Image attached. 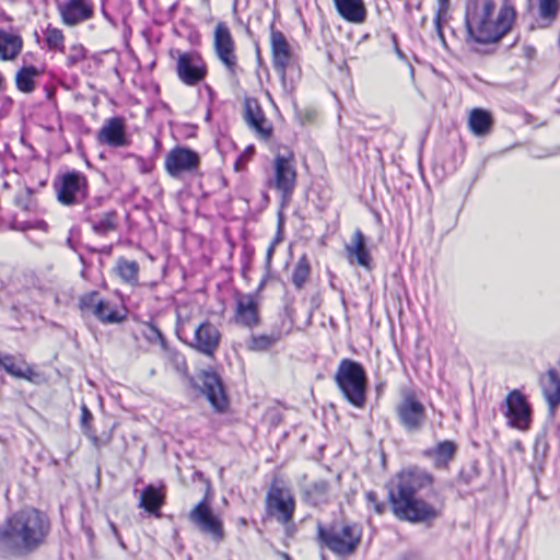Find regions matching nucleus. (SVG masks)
<instances>
[{
    "mask_svg": "<svg viewBox=\"0 0 560 560\" xmlns=\"http://www.w3.org/2000/svg\"><path fill=\"white\" fill-rule=\"evenodd\" d=\"M188 520L198 530L211 537L213 541H222L225 537L222 518L214 513L208 493L191 509Z\"/></svg>",
    "mask_w": 560,
    "mask_h": 560,
    "instance_id": "6e6552de",
    "label": "nucleus"
},
{
    "mask_svg": "<svg viewBox=\"0 0 560 560\" xmlns=\"http://www.w3.org/2000/svg\"><path fill=\"white\" fill-rule=\"evenodd\" d=\"M392 40H393V44H394L395 52L398 56V58L401 59V60H406L407 59L406 55L404 54V51L398 46V40H397V35L396 34H392Z\"/></svg>",
    "mask_w": 560,
    "mask_h": 560,
    "instance_id": "6e6d98bb",
    "label": "nucleus"
},
{
    "mask_svg": "<svg viewBox=\"0 0 560 560\" xmlns=\"http://www.w3.org/2000/svg\"><path fill=\"white\" fill-rule=\"evenodd\" d=\"M330 485L325 479L316 480L302 488V500L305 504L316 508L328 502Z\"/></svg>",
    "mask_w": 560,
    "mask_h": 560,
    "instance_id": "393cba45",
    "label": "nucleus"
},
{
    "mask_svg": "<svg viewBox=\"0 0 560 560\" xmlns=\"http://www.w3.org/2000/svg\"><path fill=\"white\" fill-rule=\"evenodd\" d=\"M395 413L400 428L408 434L421 432L428 420L424 404L411 388L401 390L400 400L395 407Z\"/></svg>",
    "mask_w": 560,
    "mask_h": 560,
    "instance_id": "423d86ee",
    "label": "nucleus"
},
{
    "mask_svg": "<svg viewBox=\"0 0 560 560\" xmlns=\"http://www.w3.org/2000/svg\"><path fill=\"white\" fill-rule=\"evenodd\" d=\"M58 11L63 24L74 26L94 16L93 0H66L58 4Z\"/></svg>",
    "mask_w": 560,
    "mask_h": 560,
    "instance_id": "f3484780",
    "label": "nucleus"
},
{
    "mask_svg": "<svg viewBox=\"0 0 560 560\" xmlns=\"http://www.w3.org/2000/svg\"><path fill=\"white\" fill-rule=\"evenodd\" d=\"M310 271H311V269H310L307 258L305 255H303L299 259V261L293 270V273H292V283L294 284V287L298 290H301L304 287L307 278L310 276Z\"/></svg>",
    "mask_w": 560,
    "mask_h": 560,
    "instance_id": "ea45409f",
    "label": "nucleus"
},
{
    "mask_svg": "<svg viewBox=\"0 0 560 560\" xmlns=\"http://www.w3.org/2000/svg\"><path fill=\"white\" fill-rule=\"evenodd\" d=\"M395 479V486L386 485L387 500L393 514L410 524L431 526L441 516V510L424 500L419 492L429 489L431 493H438L433 488V474L412 465L399 470Z\"/></svg>",
    "mask_w": 560,
    "mask_h": 560,
    "instance_id": "f257e3e1",
    "label": "nucleus"
},
{
    "mask_svg": "<svg viewBox=\"0 0 560 560\" xmlns=\"http://www.w3.org/2000/svg\"><path fill=\"white\" fill-rule=\"evenodd\" d=\"M273 167L275 176L270 180V187L280 192L282 202H288L296 185V171L293 160L279 154L275 158Z\"/></svg>",
    "mask_w": 560,
    "mask_h": 560,
    "instance_id": "2eb2a0df",
    "label": "nucleus"
},
{
    "mask_svg": "<svg viewBox=\"0 0 560 560\" xmlns=\"http://www.w3.org/2000/svg\"><path fill=\"white\" fill-rule=\"evenodd\" d=\"M339 15L348 22L360 24L366 19V8L363 0H334Z\"/></svg>",
    "mask_w": 560,
    "mask_h": 560,
    "instance_id": "b1692460",
    "label": "nucleus"
},
{
    "mask_svg": "<svg viewBox=\"0 0 560 560\" xmlns=\"http://www.w3.org/2000/svg\"><path fill=\"white\" fill-rule=\"evenodd\" d=\"M335 383L345 400L355 408H363L368 400V373L357 360H340L334 376Z\"/></svg>",
    "mask_w": 560,
    "mask_h": 560,
    "instance_id": "39448f33",
    "label": "nucleus"
},
{
    "mask_svg": "<svg viewBox=\"0 0 560 560\" xmlns=\"http://www.w3.org/2000/svg\"><path fill=\"white\" fill-rule=\"evenodd\" d=\"M5 85H7L5 79L2 75V73L0 72V92L5 90Z\"/></svg>",
    "mask_w": 560,
    "mask_h": 560,
    "instance_id": "69168bd1",
    "label": "nucleus"
},
{
    "mask_svg": "<svg viewBox=\"0 0 560 560\" xmlns=\"http://www.w3.org/2000/svg\"><path fill=\"white\" fill-rule=\"evenodd\" d=\"M57 198L65 206H74L83 202L88 197L89 183L86 176L79 171L65 173L59 182L55 183Z\"/></svg>",
    "mask_w": 560,
    "mask_h": 560,
    "instance_id": "9d476101",
    "label": "nucleus"
},
{
    "mask_svg": "<svg viewBox=\"0 0 560 560\" xmlns=\"http://www.w3.org/2000/svg\"><path fill=\"white\" fill-rule=\"evenodd\" d=\"M198 378L201 381V384L195 377H190V386L206 396L214 411L219 413L225 412L230 405V398L221 375L212 368H208L199 372Z\"/></svg>",
    "mask_w": 560,
    "mask_h": 560,
    "instance_id": "0eeeda50",
    "label": "nucleus"
},
{
    "mask_svg": "<svg viewBox=\"0 0 560 560\" xmlns=\"http://www.w3.org/2000/svg\"><path fill=\"white\" fill-rule=\"evenodd\" d=\"M235 320L246 328H254L260 323L259 305L255 294L237 293Z\"/></svg>",
    "mask_w": 560,
    "mask_h": 560,
    "instance_id": "aec40b11",
    "label": "nucleus"
},
{
    "mask_svg": "<svg viewBox=\"0 0 560 560\" xmlns=\"http://www.w3.org/2000/svg\"><path fill=\"white\" fill-rule=\"evenodd\" d=\"M254 148L248 147L235 161L234 167L236 171L242 170L246 162L253 156Z\"/></svg>",
    "mask_w": 560,
    "mask_h": 560,
    "instance_id": "8fccbe9b",
    "label": "nucleus"
},
{
    "mask_svg": "<svg viewBox=\"0 0 560 560\" xmlns=\"http://www.w3.org/2000/svg\"><path fill=\"white\" fill-rule=\"evenodd\" d=\"M503 415L511 428L527 431L533 422V409L521 389H512L504 399Z\"/></svg>",
    "mask_w": 560,
    "mask_h": 560,
    "instance_id": "1a4fd4ad",
    "label": "nucleus"
},
{
    "mask_svg": "<svg viewBox=\"0 0 560 560\" xmlns=\"http://www.w3.org/2000/svg\"><path fill=\"white\" fill-rule=\"evenodd\" d=\"M221 341V332L209 320H203L195 328L194 341L189 345L199 353L213 357Z\"/></svg>",
    "mask_w": 560,
    "mask_h": 560,
    "instance_id": "a211bd4d",
    "label": "nucleus"
},
{
    "mask_svg": "<svg viewBox=\"0 0 560 560\" xmlns=\"http://www.w3.org/2000/svg\"><path fill=\"white\" fill-rule=\"evenodd\" d=\"M279 338H280L279 332H272L270 335L252 334V336L247 342V348H248V350L255 351V352L267 351L279 340Z\"/></svg>",
    "mask_w": 560,
    "mask_h": 560,
    "instance_id": "473e14b6",
    "label": "nucleus"
},
{
    "mask_svg": "<svg viewBox=\"0 0 560 560\" xmlns=\"http://www.w3.org/2000/svg\"><path fill=\"white\" fill-rule=\"evenodd\" d=\"M278 555L283 559V560H293L292 557L287 553V552H283V551H278Z\"/></svg>",
    "mask_w": 560,
    "mask_h": 560,
    "instance_id": "338daca9",
    "label": "nucleus"
},
{
    "mask_svg": "<svg viewBox=\"0 0 560 560\" xmlns=\"http://www.w3.org/2000/svg\"><path fill=\"white\" fill-rule=\"evenodd\" d=\"M268 275L269 272H266V275L264 276V278L260 280L258 287H257V292L262 290L264 287L266 285V282H267V279H268Z\"/></svg>",
    "mask_w": 560,
    "mask_h": 560,
    "instance_id": "e2e57ef3",
    "label": "nucleus"
},
{
    "mask_svg": "<svg viewBox=\"0 0 560 560\" xmlns=\"http://www.w3.org/2000/svg\"><path fill=\"white\" fill-rule=\"evenodd\" d=\"M354 245H364V235L361 231L355 232Z\"/></svg>",
    "mask_w": 560,
    "mask_h": 560,
    "instance_id": "052dcab7",
    "label": "nucleus"
},
{
    "mask_svg": "<svg viewBox=\"0 0 560 560\" xmlns=\"http://www.w3.org/2000/svg\"><path fill=\"white\" fill-rule=\"evenodd\" d=\"M361 539L362 527L358 523L340 524L338 521H332L329 524L318 522L316 525L318 545L340 557L353 555Z\"/></svg>",
    "mask_w": 560,
    "mask_h": 560,
    "instance_id": "20e7f679",
    "label": "nucleus"
},
{
    "mask_svg": "<svg viewBox=\"0 0 560 560\" xmlns=\"http://www.w3.org/2000/svg\"><path fill=\"white\" fill-rule=\"evenodd\" d=\"M165 170L173 178H180L185 173H195L200 166L199 154L188 147L177 145L165 156Z\"/></svg>",
    "mask_w": 560,
    "mask_h": 560,
    "instance_id": "4468645a",
    "label": "nucleus"
},
{
    "mask_svg": "<svg viewBox=\"0 0 560 560\" xmlns=\"http://www.w3.org/2000/svg\"><path fill=\"white\" fill-rule=\"evenodd\" d=\"M450 0H439V9L442 12L446 13L448 10Z\"/></svg>",
    "mask_w": 560,
    "mask_h": 560,
    "instance_id": "680f3d73",
    "label": "nucleus"
},
{
    "mask_svg": "<svg viewBox=\"0 0 560 560\" xmlns=\"http://www.w3.org/2000/svg\"><path fill=\"white\" fill-rule=\"evenodd\" d=\"M282 226H283V220H282V217L280 215L279 217V223H278V233H277V236L275 237V240L271 242L270 245H276V244L282 242V237L280 236Z\"/></svg>",
    "mask_w": 560,
    "mask_h": 560,
    "instance_id": "4d7b16f0",
    "label": "nucleus"
},
{
    "mask_svg": "<svg viewBox=\"0 0 560 560\" xmlns=\"http://www.w3.org/2000/svg\"><path fill=\"white\" fill-rule=\"evenodd\" d=\"M45 92H46V97L48 100H52L54 96H55V93H56V88L55 86H48L46 85L45 86Z\"/></svg>",
    "mask_w": 560,
    "mask_h": 560,
    "instance_id": "bf43d9fd",
    "label": "nucleus"
},
{
    "mask_svg": "<svg viewBox=\"0 0 560 560\" xmlns=\"http://www.w3.org/2000/svg\"><path fill=\"white\" fill-rule=\"evenodd\" d=\"M50 533L48 514L34 506H24L0 524V558H26L47 544Z\"/></svg>",
    "mask_w": 560,
    "mask_h": 560,
    "instance_id": "f03ea898",
    "label": "nucleus"
},
{
    "mask_svg": "<svg viewBox=\"0 0 560 560\" xmlns=\"http://www.w3.org/2000/svg\"><path fill=\"white\" fill-rule=\"evenodd\" d=\"M79 233H80V231H79L78 228H74V226L71 228L69 230V235H68L67 241H66L67 245H74V243L79 241L78 240Z\"/></svg>",
    "mask_w": 560,
    "mask_h": 560,
    "instance_id": "864d4df0",
    "label": "nucleus"
},
{
    "mask_svg": "<svg viewBox=\"0 0 560 560\" xmlns=\"http://www.w3.org/2000/svg\"><path fill=\"white\" fill-rule=\"evenodd\" d=\"M468 125L474 135L486 136L492 129L493 117L483 108H474L469 114Z\"/></svg>",
    "mask_w": 560,
    "mask_h": 560,
    "instance_id": "cd10ccee",
    "label": "nucleus"
},
{
    "mask_svg": "<svg viewBox=\"0 0 560 560\" xmlns=\"http://www.w3.org/2000/svg\"><path fill=\"white\" fill-rule=\"evenodd\" d=\"M0 368L10 376L19 380L34 382V377L37 376V373L27 363L24 362V368L18 366L14 355L10 353L0 352Z\"/></svg>",
    "mask_w": 560,
    "mask_h": 560,
    "instance_id": "bb28decb",
    "label": "nucleus"
},
{
    "mask_svg": "<svg viewBox=\"0 0 560 560\" xmlns=\"http://www.w3.org/2000/svg\"><path fill=\"white\" fill-rule=\"evenodd\" d=\"M480 465L477 459L470 460L463 466L457 475V481L463 485H470L480 477Z\"/></svg>",
    "mask_w": 560,
    "mask_h": 560,
    "instance_id": "4c0bfd02",
    "label": "nucleus"
},
{
    "mask_svg": "<svg viewBox=\"0 0 560 560\" xmlns=\"http://www.w3.org/2000/svg\"><path fill=\"white\" fill-rule=\"evenodd\" d=\"M276 248L277 247H267L266 259H265V267H266L267 272L270 271L271 259H272Z\"/></svg>",
    "mask_w": 560,
    "mask_h": 560,
    "instance_id": "5fc2aeb1",
    "label": "nucleus"
},
{
    "mask_svg": "<svg viewBox=\"0 0 560 560\" xmlns=\"http://www.w3.org/2000/svg\"><path fill=\"white\" fill-rule=\"evenodd\" d=\"M34 190L30 187L24 188L15 196V203L18 207L25 211H32L35 208V201L33 198Z\"/></svg>",
    "mask_w": 560,
    "mask_h": 560,
    "instance_id": "37998d69",
    "label": "nucleus"
},
{
    "mask_svg": "<svg viewBox=\"0 0 560 560\" xmlns=\"http://www.w3.org/2000/svg\"><path fill=\"white\" fill-rule=\"evenodd\" d=\"M104 317H96L103 324H121L127 318V310L122 308L120 312L117 307H112L110 302L105 300V305L102 308Z\"/></svg>",
    "mask_w": 560,
    "mask_h": 560,
    "instance_id": "e433bc0d",
    "label": "nucleus"
},
{
    "mask_svg": "<svg viewBox=\"0 0 560 560\" xmlns=\"http://www.w3.org/2000/svg\"><path fill=\"white\" fill-rule=\"evenodd\" d=\"M365 498H366L368 503L373 505L375 513H377V514L385 513L386 508H387L386 503L378 501L376 492L368 491L365 493Z\"/></svg>",
    "mask_w": 560,
    "mask_h": 560,
    "instance_id": "49530a36",
    "label": "nucleus"
},
{
    "mask_svg": "<svg viewBox=\"0 0 560 560\" xmlns=\"http://www.w3.org/2000/svg\"><path fill=\"white\" fill-rule=\"evenodd\" d=\"M294 512L295 498L291 490L271 483L266 494L267 515L276 517L282 524H289L293 521Z\"/></svg>",
    "mask_w": 560,
    "mask_h": 560,
    "instance_id": "9b49d317",
    "label": "nucleus"
},
{
    "mask_svg": "<svg viewBox=\"0 0 560 560\" xmlns=\"http://www.w3.org/2000/svg\"><path fill=\"white\" fill-rule=\"evenodd\" d=\"M109 526H110L112 533L114 534L115 538H118V536H120V534H119L117 526L113 522H109Z\"/></svg>",
    "mask_w": 560,
    "mask_h": 560,
    "instance_id": "0e129e2a",
    "label": "nucleus"
},
{
    "mask_svg": "<svg viewBox=\"0 0 560 560\" xmlns=\"http://www.w3.org/2000/svg\"><path fill=\"white\" fill-rule=\"evenodd\" d=\"M560 10V0H539V15L544 20H556Z\"/></svg>",
    "mask_w": 560,
    "mask_h": 560,
    "instance_id": "79ce46f5",
    "label": "nucleus"
},
{
    "mask_svg": "<svg viewBox=\"0 0 560 560\" xmlns=\"http://www.w3.org/2000/svg\"><path fill=\"white\" fill-rule=\"evenodd\" d=\"M117 272L124 282L135 285L139 282V264L124 257L117 259Z\"/></svg>",
    "mask_w": 560,
    "mask_h": 560,
    "instance_id": "7c9ffc66",
    "label": "nucleus"
},
{
    "mask_svg": "<svg viewBox=\"0 0 560 560\" xmlns=\"http://www.w3.org/2000/svg\"><path fill=\"white\" fill-rule=\"evenodd\" d=\"M213 46L215 56L224 66L228 74L232 78L236 77L240 69L236 45L226 23L219 22L215 25Z\"/></svg>",
    "mask_w": 560,
    "mask_h": 560,
    "instance_id": "f8f14e48",
    "label": "nucleus"
},
{
    "mask_svg": "<svg viewBox=\"0 0 560 560\" xmlns=\"http://www.w3.org/2000/svg\"><path fill=\"white\" fill-rule=\"evenodd\" d=\"M97 141L112 148L129 145L125 118L115 116L106 119L97 132Z\"/></svg>",
    "mask_w": 560,
    "mask_h": 560,
    "instance_id": "6ab92c4d",
    "label": "nucleus"
},
{
    "mask_svg": "<svg viewBox=\"0 0 560 560\" xmlns=\"http://www.w3.org/2000/svg\"><path fill=\"white\" fill-rule=\"evenodd\" d=\"M147 329L148 331L145 334V337L149 341L152 342L158 340L163 347L166 345V338L162 330L158 327V325H155L154 323H149Z\"/></svg>",
    "mask_w": 560,
    "mask_h": 560,
    "instance_id": "a18cd8bd",
    "label": "nucleus"
},
{
    "mask_svg": "<svg viewBox=\"0 0 560 560\" xmlns=\"http://www.w3.org/2000/svg\"><path fill=\"white\" fill-rule=\"evenodd\" d=\"M117 214L115 211L104 213L97 220L92 221V229L101 235H105L116 229Z\"/></svg>",
    "mask_w": 560,
    "mask_h": 560,
    "instance_id": "58836bf2",
    "label": "nucleus"
},
{
    "mask_svg": "<svg viewBox=\"0 0 560 560\" xmlns=\"http://www.w3.org/2000/svg\"><path fill=\"white\" fill-rule=\"evenodd\" d=\"M446 13L442 12L441 9L438 10L435 16H434V25H435V30H436V33L440 37V39L442 40L443 44H445V36H444V33H443V30H442V19L443 16L445 15Z\"/></svg>",
    "mask_w": 560,
    "mask_h": 560,
    "instance_id": "3c124183",
    "label": "nucleus"
},
{
    "mask_svg": "<svg viewBox=\"0 0 560 560\" xmlns=\"http://www.w3.org/2000/svg\"><path fill=\"white\" fill-rule=\"evenodd\" d=\"M255 254V247H242V272L245 273L250 268V262Z\"/></svg>",
    "mask_w": 560,
    "mask_h": 560,
    "instance_id": "de8ad7c7",
    "label": "nucleus"
},
{
    "mask_svg": "<svg viewBox=\"0 0 560 560\" xmlns=\"http://www.w3.org/2000/svg\"><path fill=\"white\" fill-rule=\"evenodd\" d=\"M524 55L528 59H533L536 55V49L533 46H526L524 48Z\"/></svg>",
    "mask_w": 560,
    "mask_h": 560,
    "instance_id": "13d9d810",
    "label": "nucleus"
},
{
    "mask_svg": "<svg viewBox=\"0 0 560 560\" xmlns=\"http://www.w3.org/2000/svg\"><path fill=\"white\" fill-rule=\"evenodd\" d=\"M547 374L551 388L545 387L544 396L547 400L550 413L553 415L560 405V374L556 369H549Z\"/></svg>",
    "mask_w": 560,
    "mask_h": 560,
    "instance_id": "c756f323",
    "label": "nucleus"
},
{
    "mask_svg": "<svg viewBox=\"0 0 560 560\" xmlns=\"http://www.w3.org/2000/svg\"><path fill=\"white\" fill-rule=\"evenodd\" d=\"M270 44L273 69L281 80L284 81L293 54L285 36L281 31L276 30L273 24L270 30Z\"/></svg>",
    "mask_w": 560,
    "mask_h": 560,
    "instance_id": "dca6fc26",
    "label": "nucleus"
},
{
    "mask_svg": "<svg viewBox=\"0 0 560 560\" xmlns=\"http://www.w3.org/2000/svg\"><path fill=\"white\" fill-rule=\"evenodd\" d=\"M23 38L18 33L0 28V59L14 60L22 51Z\"/></svg>",
    "mask_w": 560,
    "mask_h": 560,
    "instance_id": "a878e982",
    "label": "nucleus"
},
{
    "mask_svg": "<svg viewBox=\"0 0 560 560\" xmlns=\"http://www.w3.org/2000/svg\"><path fill=\"white\" fill-rule=\"evenodd\" d=\"M548 451H549V443H548L547 434L545 431H542L536 435V439L534 442V446H533L534 462L532 465L533 469H538L540 471L542 470Z\"/></svg>",
    "mask_w": 560,
    "mask_h": 560,
    "instance_id": "2f4dec72",
    "label": "nucleus"
},
{
    "mask_svg": "<svg viewBox=\"0 0 560 560\" xmlns=\"http://www.w3.org/2000/svg\"><path fill=\"white\" fill-rule=\"evenodd\" d=\"M458 452V444L453 440H443L438 442L433 447L425 448L423 456L433 462L436 469H446L455 459Z\"/></svg>",
    "mask_w": 560,
    "mask_h": 560,
    "instance_id": "4be33fe9",
    "label": "nucleus"
},
{
    "mask_svg": "<svg viewBox=\"0 0 560 560\" xmlns=\"http://www.w3.org/2000/svg\"><path fill=\"white\" fill-rule=\"evenodd\" d=\"M110 250H112L110 246L100 247V249H98V252L102 253V254H110Z\"/></svg>",
    "mask_w": 560,
    "mask_h": 560,
    "instance_id": "774afa93",
    "label": "nucleus"
},
{
    "mask_svg": "<svg viewBox=\"0 0 560 560\" xmlns=\"http://www.w3.org/2000/svg\"><path fill=\"white\" fill-rule=\"evenodd\" d=\"M244 120L261 138L268 139L272 135V127L268 124L266 116L257 98L246 97L244 102Z\"/></svg>",
    "mask_w": 560,
    "mask_h": 560,
    "instance_id": "412c9836",
    "label": "nucleus"
},
{
    "mask_svg": "<svg viewBox=\"0 0 560 560\" xmlns=\"http://www.w3.org/2000/svg\"><path fill=\"white\" fill-rule=\"evenodd\" d=\"M176 73L184 84L195 86L206 79L208 67L199 52L186 51L177 58Z\"/></svg>",
    "mask_w": 560,
    "mask_h": 560,
    "instance_id": "ddd939ff",
    "label": "nucleus"
},
{
    "mask_svg": "<svg viewBox=\"0 0 560 560\" xmlns=\"http://www.w3.org/2000/svg\"><path fill=\"white\" fill-rule=\"evenodd\" d=\"M397 560H427L424 553L419 549H408L397 556Z\"/></svg>",
    "mask_w": 560,
    "mask_h": 560,
    "instance_id": "09e8293b",
    "label": "nucleus"
},
{
    "mask_svg": "<svg viewBox=\"0 0 560 560\" xmlns=\"http://www.w3.org/2000/svg\"><path fill=\"white\" fill-rule=\"evenodd\" d=\"M165 504L164 487L148 483L141 491L138 506L149 515L161 517V509Z\"/></svg>",
    "mask_w": 560,
    "mask_h": 560,
    "instance_id": "5701e85b",
    "label": "nucleus"
},
{
    "mask_svg": "<svg viewBox=\"0 0 560 560\" xmlns=\"http://www.w3.org/2000/svg\"><path fill=\"white\" fill-rule=\"evenodd\" d=\"M43 71L33 65L22 66L16 71L14 78L16 89L25 94L34 92L36 88L35 80L40 77Z\"/></svg>",
    "mask_w": 560,
    "mask_h": 560,
    "instance_id": "c85d7f7f",
    "label": "nucleus"
},
{
    "mask_svg": "<svg viewBox=\"0 0 560 560\" xmlns=\"http://www.w3.org/2000/svg\"><path fill=\"white\" fill-rule=\"evenodd\" d=\"M45 43L49 50L65 52V35L61 30L48 27L45 32Z\"/></svg>",
    "mask_w": 560,
    "mask_h": 560,
    "instance_id": "a19ab883",
    "label": "nucleus"
},
{
    "mask_svg": "<svg viewBox=\"0 0 560 560\" xmlns=\"http://www.w3.org/2000/svg\"><path fill=\"white\" fill-rule=\"evenodd\" d=\"M2 106L0 108V118L8 115V113L11 110L13 106V100L10 96H3L1 97Z\"/></svg>",
    "mask_w": 560,
    "mask_h": 560,
    "instance_id": "603ef678",
    "label": "nucleus"
},
{
    "mask_svg": "<svg viewBox=\"0 0 560 560\" xmlns=\"http://www.w3.org/2000/svg\"><path fill=\"white\" fill-rule=\"evenodd\" d=\"M81 417H80V427L85 436H88L94 445H97L98 438L93 430L92 422H93V413L89 409V407L85 404H82L80 407Z\"/></svg>",
    "mask_w": 560,
    "mask_h": 560,
    "instance_id": "c9c22d12",
    "label": "nucleus"
},
{
    "mask_svg": "<svg viewBox=\"0 0 560 560\" xmlns=\"http://www.w3.org/2000/svg\"><path fill=\"white\" fill-rule=\"evenodd\" d=\"M105 305V299H98L97 291H91L83 294L79 300V306L81 310H92L95 317H104L102 308Z\"/></svg>",
    "mask_w": 560,
    "mask_h": 560,
    "instance_id": "f704fd0d",
    "label": "nucleus"
},
{
    "mask_svg": "<svg viewBox=\"0 0 560 560\" xmlns=\"http://www.w3.org/2000/svg\"><path fill=\"white\" fill-rule=\"evenodd\" d=\"M516 11L504 3L497 11L494 0H467L465 5V26L467 40L488 45L499 43L511 32Z\"/></svg>",
    "mask_w": 560,
    "mask_h": 560,
    "instance_id": "7ed1b4c3",
    "label": "nucleus"
},
{
    "mask_svg": "<svg viewBox=\"0 0 560 560\" xmlns=\"http://www.w3.org/2000/svg\"><path fill=\"white\" fill-rule=\"evenodd\" d=\"M86 58V50L81 45H73L69 49V54L67 55L66 66L68 68H72L77 66L79 62L83 61Z\"/></svg>",
    "mask_w": 560,
    "mask_h": 560,
    "instance_id": "c03bdc74",
    "label": "nucleus"
},
{
    "mask_svg": "<svg viewBox=\"0 0 560 560\" xmlns=\"http://www.w3.org/2000/svg\"><path fill=\"white\" fill-rule=\"evenodd\" d=\"M346 257L351 265L357 264L366 270L372 269L369 247H346Z\"/></svg>",
    "mask_w": 560,
    "mask_h": 560,
    "instance_id": "72a5a7b5",
    "label": "nucleus"
}]
</instances>
